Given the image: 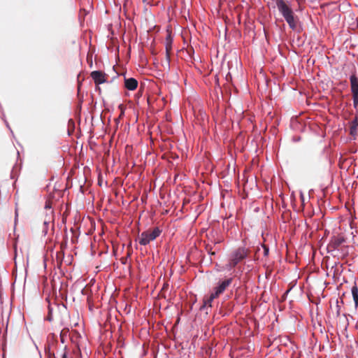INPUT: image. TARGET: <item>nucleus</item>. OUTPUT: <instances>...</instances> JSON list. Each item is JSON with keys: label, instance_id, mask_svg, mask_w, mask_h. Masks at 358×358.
<instances>
[{"label": "nucleus", "instance_id": "obj_1", "mask_svg": "<svg viewBox=\"0 0 358 358\" xmlns=\"http://www.w3.org/2000/svg\"><path fill=\"white\" fill-rule=\"evenodd\" d=\"M274 5L273 8H277L280 14L283 17L289 27L295 30L297 27L299 21L298 17L294 14L292 8L291 3L287 0H271Z\"/></svg>", "mask_w": 358, "mask_h": 358}, {"label": "nucleus", "instance_id": "obj_2", "mask_svg": "<svg viewBox=\"0 0 358 358\" xmlns=\"http://www.w3.org/2000/svg\"><path fill=\"white\" fill-rule=\"evenodd\" d=\"M248 249L245 247H239L234 250L230 254L229 263L227 265V268L231 269L236 267L239 262L248 257Z\"/></svg>", "mask_w": 358, "mask_h": 358}, {"label": "nucleus", "instance_id": "obj_3", "mask_svg": "<svg viewBox=\"0 0 358 358\" xmlns=\"http://www.w3.org/2000/svg\"><path fill=\"white\" fill-rule=\"evenodd\" d=\"M161 233L162 230L159 227H155L152 231H145L138 236V243L141 245H146L156 239Z\"/></svg>", "mask_w": 358, "mask_h": 358}, {"label": "nucleus", "instance_id": "obj_4", "mask_svg": "<svg viewBox=\"0 0 358 358\" xmlns=\"http://www.w3.org/2000/svg\"><path fill=\"white\" fill-rule=\"evenodd\" d=\"M232 280L233 279L229 278L227 280L219 282L217 286L214 288V291L211 293V299H216L222 294L227 287L231 284Z\"/></svg>", "mask_w": 358, "mask_h": 358}, {"label": "nucleus", "instance_id": "obj_5", "mask_svg": "<svg viewBox=\"0 0 358 358\" xmlns=\"http://www.w3.org/2000/svg\"><path fill=\"white\" fill-rule=\"evenodd\" d=\"M345 242V239L343 236H334L331 238L327 248L331 251L339 250L340 247Z\"/></svg>", "mask_w": 358, "mask_h": 358}, {"label": "nucleus", "instance_id": "obj_6", "mask_svg": "<svg viewBox=\"0 0 358 358\" xmlns=\"http://www.w3.org/2000/svg\"><path fill=\"white\" fill-rule=\"evenodd\" d=\"M105 73L101 71H94L91 73V77L96 85H100L106 82Z\"/></svg>", "mask_w": 358, "mask_h": 358}, {"label": "nucleus", "instance_id": "obj_7", "mask_svg": "<svg viewBox=\"0 0 358 358\" xmlns=\"http://www.w3.org/2000/svg\"><path fill=\"white\" fill-rule=\"evenodd\" d=\"M124 86L129 90H134L138 86V81L134 78H124Z\"/></svg>", "mask_w": 358, "mask_h": 358}, {"label": "nucleus", "instance_id": "obj_8", "mask_svg": "<svg viewBox=\"0 0 358 358\" xmlns=\"http://www.w3.org/2000/svg\"><path fill=\"white\" fill-rule=\"evenodd\" d=\"M351 92L358 93V77L353 73L350 76Z\"/></svg>", "mask_w": 358, "mask_h": 358}, {"label": "nucleus", "instance_id": "obj_9", "mask_svg": "<svg viewBox=\"0 0 358 358\" xmlns=\"http://www.w3.org/2000/svg\"><path fill=\"white\" fill-rule=\"evenodd\" d=\"M358 118L355 117L350 122V134L355 138L357 134Z\"/></svg>", "mask_w": 358, "mask_h": 358}, {"label": "nucleus", "instance_id": "obj_10", "mask_svg": "<svg viewBox=\"0 0 358 358\" xmlns=\"http://www.w3.org/2000/svg\"><path fill=\"white\" fill-rule=\"evenodd\" d=\"M343 303V299H341L340 300L338 299L336 301V306L334 308L331 307L332 314L334 317H341V307L339 305V303Z\"/></svg>", "mask_w": 358, "mask_h": 358}, {"label": "nucleus", "instance_id": "obj_11", "mask_svg": "<svg viewBox=\"0 0 358 358\" xmlns=\"http://www.w3.org/2000/svg\"><path fill=\"white\" fill-rule=\"evenodd\" d=\"M52 217H49L48 219H45L43 221V227L42 229V234L43 236H46L48 233V229L50 227H53L52 223Z\"/></svg>", "mask_w": 358, "mask_h": 358}, {"label": "nucleus", "instance_id": "obj_12", "mask_svg": "<svg viewBox=\"0 0 358 358\" xmlns=\"http://www.w3.org/2000/svg\"><path fill=\"white\" fill-rule=\"evenodd\" d=\"M351 292L353 297V300L355 301V307L358 306V287L356 284H355L351 288Z\"/></svg>", "mask_w": 358, "mask_h": 358}, {"label": "nucleus", "instance_id": "obj_13", "mask_svg": "<svg viewBox=\"0 0 358 358\" xmlns=\"http://www.w3.org/2000/svg\"><path fill=\"white\" fill-rule=\"evenodd\" d=\"M166 41H167V42H166V51L167 57H169V52L171 49V43H172V39H171L170 35L167 36Z\"/></svg>", "mask_w": 358, "mask_h": 358}, {"label": "nucleus", "instance_id": "obj_14", "mask_svg": "<svg viewBox=\"0 0 358 358\" xmlns=\"http://www.w3.org/2000/svg\"><path fill=\"white\" fill-rule=\"evenodd\" d=\"M353 106L357 108L358 106V93H352Z\"/></svg>", "mask_w": 358, "mask_h": 358}, {"label": "nucleus", "instance_id": "obj_15", "mask_svg": "<svg viewBox=\"0 0 358 358\" xmlns=\"http://www.w3.org/2000/svg\"><path fill=\"white\" fill-rule=\"evenodd\" d=\"M214 299H211V294H210V296L207 299L204 300V306H208L211 307L212 306L211 303Z\"/></svg>", "mask_w": 358, "mask_h": 358}, {"label": "nucleus", "instance_id": "obj_16", "mask_svg": "<svg viewBox=\"0 0 358 358\" xmlns=\"http://www.w3.org/2000/svg\"><path fill=\"white\" fill-rule=\"evenodd\" d=\"M262 248H263V250H264V255L265 257L268 256V253H269V248L267 245H262Z\"/></svg>", "mask_w": 358, "mask_h": 358}, {"label": "nucleus", "instance_id": "obj_17", "mask_svg": "<svg viewBox=\"0 0 358 358\" xmlns=\"http://www.w3.org/2000/svg\"><path fill=\"white\" fill-rule=\"evenodd\" d=\"M47 320L51 322L52 320V309L49 307V311L48 315L47 316Z\"/></svg>", "mask_w": 358, "mask_h": 358}, {"label": "nucleus", "instance_id": "obj_18", "mask_svg": "<svg viewBox=\"0 0 358 358\" xmlns=\"http://www.w3.org/2000/svg\"><path fill=\"white\" fill-rule=\"evenodd\" d=\"M68 331L69 330L66 329H62V331H61V334H60V336H66L67 334V333H68Z\"/></svg>", "mask_w": 358, "mask_h": 358}, {"label": "nucleus", "instance_id": "obj_19", "mask_svg": "<svg viewBox=\"0 0 358 358\" xmlns=\"http://www.w3.org/2000/svg\"><path fill=\"white\" fill-rule=\"evenodd\" d=\"M45 208L46 209H49V210H50L51 206H50V203H49V202H46L45 206Z\"/></svg>", "mask_w": 358, "mask_h": 358}, {"label": "nucleus", "instance_id": "obj_20", "mask_svg": "<svg viewBox=\"0 0 358 358\" xmlns=\"http://www.w3.org/2000/svg\"><path fill=\"white\" fill-rule=\"evenodd\" d=\"M142 1H143V2L144 3H147V4H149V3H150L149 0H142Z\"/></svg>", "mask_w": 358, "mask_h": 358}, {"label": "nucleus", "instance_id": "obj_21", "mask_svg": "<svg viewBox=\"0 0 358 358\" xmlns=\"http://www.w3.org/2000/svg\"><path fill=\"white\" fill-rule=\"evenodd\" d=\"M343 317H345V320H347V316H346V314L345 313H343Z\"/></svg>", "mask_w": 358, "mask_h": 358}, {"label": "nucleus", "instance_id": "obj_22", "mask_svg": "<svg viewBox=\"0 0 358 358\" xmlns=\"http://www.w3.org/2000/svg\"><path fill=\"white\" fill-rule=\"evenodd\" d=\"M60 337H61V341H62V343H64V338H63L64 336H60Z\"/></svg>", "mask_w": 358, "mask_h": 358}]
</instances>
